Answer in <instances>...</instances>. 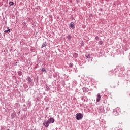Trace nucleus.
<instances>
[{"mask_svg": "<svg viewBox=\"0 0 130 130\" xmlns=\"http://www.w3.org/2000/svg\"><path fill=\"white\" fill-rule=\"evenodd\" d=\"M75 116L77 120H80V119H82V118H83V114L80 113L76 114Z\"/></svg>", "mask_w": 130, "mask_h": 130, "instance_id": "nucleus-1", "label": "nucleus"}, {"mask_svg": "<svg viewBox=\"0 0 130 130\" xmlns=\"http://www.w3.org/2000/svg\"><path fill=\"white\" fill-rule=\"evenodd\" d=\"M43 125H44V126L45 127H48L49 126V123L48 122V121H44V122L43 123Z\"/></svg>", "mask_w": 130, "mask_h": 130, "instance_id": "nucleus-2", "label": "nucleus"}, {"mask_svg": "<svg viewBox=\"0 0 130 130\" xmlns=\"http://www.w3.org/2000/svg\"><path fill=\"white\" fill-rule=\"evenodd\" d=\"M70 29H75V24H74V22H71L69 24Z\"/></svg>", "mask_w": 130, "mask_h": 130, "instance_id": "nucleus-3", "label": "nucleus"}, {"mask_svg": "<svg viewBox=\"0 0 130 130\" xmlns=\"http://www.w3.org/2000/svg\"><path fill=\"white\" fill-rule=\"evenodd\" d=\"M49 124L53 123L54 122V119L53 118H50L48 120Z\"/></svg>", "mask_w": 130, "mask_h": 130, "instance_id": "nucleus-4", "label": "nucleus"}, {"mask_svg": "<svg viewBox=\"0 0 130 130\" xmlns=\"http://www.w3.org/2000/svg\"><path fill=\"white\" fill-rule=\"evenodd\" d=\"M115 112H116L117 114H120V108H117L115 109Z\"/></svg>", "mask_w": 130, "mask_h": 130, "instance_id": "nucleus-5", "label": "nucleus"}, {"mask_svg": "<svg viewBox=\"0 0 130 130\" xmlns=\"http://www.w3.org/2000/svg\"><path fill=\"white\" fill-rule=\"evenodd\" d=\"M100 100H101V96L100 95V94L99 93V94H98V98L96 99V101H97V102H99V101H100Z\"/></svg>", "mask_w": 130, "mask_h": 130, "instance_id": "nucleus-6", "label": "nucleus"}, {"mask_svg": "<svg viewBox=\"0 0 130 130\" xmlns=\"http://www.w3.org/2000/svg\"><path fill=\"white\" fill-rule=\"evenodd\" d=\"M45 46H47V43H46V42H44L43 43L41 48H43V47H45Z\"/></svg>", "mask_w": 130, "mask_h": 130, "instance_id": "nucleus-7", "label": "nucleus"}, {"mask_svg": "<svg viewBox=\"0 0 130 130\" xmlns=\"http://www.w3.org/2000/svg\"><path fill=\"white\" fill-rule=\"evenodd\" d=\"M5 33H10L11 32V30H10V28H9V27H8V30H5Z\"/></svg>", "mask_w": 130, "mask_h": 130, "instance_id": "nucleus-8", "label": "nucleus"}, {"mask_svg": "<svg viewBox=\"0 0 130 130\" xmlns=\"http://www.w3.org/2000/svg\"><path fill=\"white\" fill-rule=\"evenodd\" d=\"M67 38L68 40H71L72 39V37L70 35L68 36Z\"/></svg>", "mask_w": 130, "mask_h": 130, "instance_id": "nucleus-9", "label": "nucleus"}, {"mask_svg": "<svg viewBox=\"0 0 130 130\" xmlns=\"http://www.w3.org/2000/svg\"><path fill=\"white\" fill-rule=\"evenodd\" d=\"M99 44H100V45H102V44H103V42L102 41H99Z\"/></svg>", "mask_w": 130, "mask_h": 130, "instance_id": "nucleus-10", "label": "nucleus"}, {"mask_svg": "<svg viewBox=\"0 0 130 130\" xmlns=\"http://www.w3.org/2000/svg\"><path fill=\"white\" fill-rule=\"evenodd\" d=\"M18 74L19 75V76H22V72L19 71L18 72Z\"/></svg>", "mask_w": 130, "mask_h": 130, "instance_id": "nucleus-11", "label": "nucleus"}, {"mask_svg": "<svg viewBox=\"0 0 130 130\" xmlns=\"http://www.w3.org/2000/svg\"><path fill=\"white\" fill-rule=\"evenodd\" d=\"M9 5H10V6H14V2H10Z\"/></svg>", "mask_w": 130, "mask_h": 130, "instance_id": "nucleus-12", "label": "nucleus"}, {"mask_svg": "<svg viewBox=\"0 0 130 130\" xmlns=\"http://www.w3.org/2000/svg\"><path fill=\"white\" fill-rule=\"evenodd\" d=\"M74 57H78V54L77 53H75L74 54Z\"/></svg>", "mask_w": 130, "mask_h": 130, "instance_id": "nucleus-13", "label": "nucleus"}, {"mask_svg": "<svg viewBox=\"0 0 130 130\" xmlns=\"http://www.w3.org/2000/svg\"><path fill=\"white\" fill-rule=\"evenodd\" d=\"M95 39L96 40H99V37L98 36H96Z\"/></svg>", "mask_w": 130, "mask_h": 130, "instance_id": "nucleus-14", "label": "nucleus"}, {"mask_svg": "<svg viewBox=\"0 0 130 130\" xmlns=\"http://www.w3.org/2000/svg\"><path fill=\"white\" fill-rule=\"evenodd\" d=\"M42 72H46V70L44 68L42 69Z\"/></svg>", "mask_w": 130, "mask_h": 130, "instance_id": "nucleus-15", "label": "nucleus"}, {"mask_svg": "<svg viewBox=\"0 0 130 130\" xmlns=\"http://www.w3.org/2000/svg\"><path fill=\"white\" fill-rule=\"evenodd\" d=\"M28 82H30V81H31V78H28Z\"/></svg>", "mask_w": 130, "mask_h": 130, "instance_id": "nucleus-16", "label": "nucleus"}, {"mask_svg": "<svg viewBox=\"0 0 130 130\" xmlns=\"http://www.w3.org/2000/svg\"><path fill=\"white\" fill-rule=\"evenodd\" d=\"M47 88L48 91H49V87L47 86Z\"/></svg>", "mask_w": 130, "mask_h": 130, "instance_id": "nucleus-17", "label": "nucleus"}, {"mask_svg": "<svg viewBox=\"0 0 130 130\" xmlns=\"http://www.w3.org/2000/svg\"><path fill=\"white\" fill-rule=\"evenodd\" d=\"M16 63H17V62H16Z\"/></svg>", "mask_w": 130, "mask_h": 130, "instance_id": "nucleus-18", "label": "nucleus"}]
</instances>
